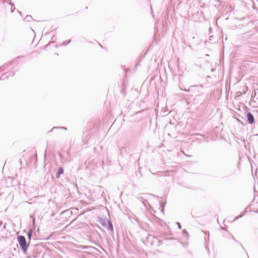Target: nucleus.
Returning <instances> with one entry per match:
<instances>
[{
    "label": "nucleus",
    "instance_id": "nucleus-1",
    "mask_svg": "<svg viewBox=\"0 0 258 258\" xmlns=\"http://www.w3.org/2000/svg\"><path fill=\"white\" fill-rule=\"evenodd\" d=\"M18 241L20 246L24 252H26L28 249V245L26 243V239L24 236H18Z\"/></svg>",
    "mask_w": 258,
    "mask_h": 258
},
{
    "label": "nucleus",
    "instance_id": "nucleus-2",
    "mask_svg": "<svg viewBox=\"0 0 258 258\" xmlns=\"http://www.w3.org/2000/svg\"><path fill=\"white\" fill-rule=\"evenodd\" d=\"M246 117H247L248 121L249 123H251L254 121L253 116L251 113H250V112L248 113L246 115Z\"/></svg>",
    "mask_w": 258,
    "mask_h": 258
},
{
    "label": "nucleus",
    "instance_id": "nucleus-3",
    "mask_svg": "<svg viewBox=\"0 0 258 258\" xmlns=\"http://www.w3.org/2000/svg\"><path fill=\"white\" fill-rule=\"evenodd\" d=\"M63 173V169L62 168H60L58 169V173L57 174V178H59L60 177V174Z\"/></svg>",
    "mask_w": 258,
    "mask_h": 258
}]
</instances>
